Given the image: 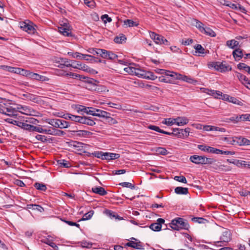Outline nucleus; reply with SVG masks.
<instances>
[{
	"label": "nucleus",
	"instance_id": "f257e3e1",
	"mask_svg": "<svg viewBox=\"0 0 250 250\" xmlns=\"http://www.w3.org/2000/svg\"><path fill=\"white\" fill-rule=\"evenodd\" d=\"M209 68H213L217 71L221 72L230 71L232 69L231 66L227 63L226 62H213L208 64Z\"/></svg>",
	"mask_w": 250,
	"mask_h": 250
},
{
	"label": "nucleus",
	"instance_id": "f03ea898",
	"mask_svg": "<svg viewBox=\"0 0 250 250\" xmlns=\"http://www.w3.org/2000/svg\"><path fill=\"white\" fill-rule=\"evenodd\" d=\"M20 27L23 31L29 34H34L36 32L35 27H37V26L32 22L28 20L21 22Z\"/></svg>",
	"mask_w": 250,
	"mask_h": 250
},
{
	"label": "nucleus",
	"instance_id": "7ed1b4c3",
	"mask_svg": "<svg viewBox=\"0 0 250 250\" xmlns=\"http://www.w3.org/2000/svg\"><path fill=\"white\" fill-rule=\"evenodd\" d=\"M70 75L75 77V78H79L80 80L83 81L84 82L91 84L92 87L96 86V84L99 83L98 81L93 78L85 77L77 74L70 73Z\"/></svg>",
	"mask_w": 250,
	"mask_h": 250
},
{
	"label": "nucleus",
	"instance_id": "20e7f679",
	"mask_svg": "<svg viewBox=\"0 0 250 250\" xmlns=\"http://www.w3.org/2000/svg\"><path fill=\"white\" fill-rule=\"evenodd\" d=\"M5 121L28 131H29L30 128L29 127L31 125L30 124H27L26 123L21 122L18 120H14L12 119H6Z\"/></svg>",
	"mask_w": 250,
	"mask_h": 250
},
{
	"label": "nucleus",
	"instance_id": "39448f33",
	"mask_svg": "<svg viewBox=\"0 0 250 250\" xmlns=\"http://www.w3.org/2000/svg\"><path fill=\"white\" fill-rule=\"evenodd\" d=\"M231 234L229 230H226L223 232L222 235L220 237V241L216 242V245L221 246V243L223 242L228 243L231 239Z\"/></svg>",
	"mask_w": 250,
	"mask_h": 250
},
{
	"label": "nucleus",
	"instance_id": "423d86ee",
	"mask_svg": "<svg viewBox=\"0 0 250 250\" xmlns=\"http://www.w3.org/2000/svg\"><path fill=\"white\" fill-rule=\"evenodd\" d=\"M175 223H178L179 229L188 230L190 227L188 221L181 217H177L175 218Z\"/></svg>",
	"mask_w": 250,
	"mask_h": 250
},
{
	"label": "nucleus",
	"instance_id": "0eeeda50",
	"mask_svg": "<svg viewBox=\"0 0 250 250\" xmlns=\"http://www.w3.org/2000/svg\"><path fill=\"white\" fill-rule=\"evenodd\" d=\"M165 221L163 218H158L157 222L153 223L149 226V228L155 231H159L162 229V225L164 224Z\"/></svg>",
	"mask_w": 250,
	"mask_h": 250
},
{
	"label": "nucleus",
	"instance_id": "6e6552de",
	"mask_svg": "<svg viewBox=\"0 0 250 250\" xmlns=\"http://www.w3.org/2000/svg\"><path fill=\"white\" fill-rule=\"evenodd\" d=\"M59 30L63 36L66 37L72 36L69 24L66 23H63L61 27H59Z\"/></svg>",
	"mask_w": 250,
	"mask_h": 250
},
{
	"label": "nucleus",
	"instance_id": "1a4fd4ad",
	"mask_svg": "<svg viewBox=\"0 0 250 250\" xmlns=\"http://www.w3.org/2000/svg\"><path fill=\"white\" fill-rule=\"evenodd\" d=\"M125 246L131 247L137 250H144L143 243L140 241H129L125 244Z\"/></svg>",
	"mask_w": 250,
	"mask_h": 250
},
{
	"label": "nucleus",
	"instance_id": "9d476101",
	"mask_svg": "<svg viewBox=\"0 0 250 250\" xmlns=\"http://www.w3.org/2000/svg\"><path fill=\"white\" fill-rule=\"evenodd\" d=\"M244 50L240 47L235 49L232 52V56L236 62L240 61L244 56Z\"/></svg>",
	"mask_w": 250,
	"mask_h": 250
},
{
	"label": "nucleus",
	"instance_id": "9b49d317",
	"mask_svg": "<svg viewBox=\"0 0 250 250\" xmlns=\"http://www.w3.org/2000/svg\"><path fill=\"white\" fill-rule=\"evenodd\" d=\"M190 161L197 165H204V156L197 155H192L189 158Z\"/></svg>",
	"mask_w": 250,
	"mask_h": 250
},
{
	"label": "nucleus",
	"instance_id": "f8f14e48",
	"mask_svg": "<svg viewBox=\"0 0 250 250\" xmlns=\"http://www.w3.org/2000/svg\"><path fill=\"white\" fill-rule=\"evenodd\" d=\"M172 132H167V135H174L178 138H185V134L184 133L183 129H180L179 128H175L172 129Z\"/></svg>",
	"mask_w": 250,
	"mask_h": 250
},
{
	"label": "nucleus",
	"instance_id": "ddd939ff",
	"mask_svg": "<svg viewBox=\"0 0 250 250\" xmlns=\"http://www.w3.org/2000/svg\"><path fill=\"white\" fill-rule=\"evenodd\" d=\"M94 120H97L95 118L93 120L91 117L86 116H82L80 124H85L89 126H94L96 123Z\"/></svg>",
	"mask_w": 250,
	"mask_h": 250
},
{
	"label": "nucleus",
	"instance_id": "4468645a",
	"mask_svg": "<svg viewBox=\"0 0 250 250\" xmlns=\"http://www.w3.org/2000/svg\"><path fill=\"white\" fill-rule=\"evenodd\" d=\"M70 132L72 133V134L83 137H85L92 134L91 132L83 130H72Z\"/></svg>",
	"mask_w": 250,
	"mask_h": 250
},
{
	"label": "nucleus",
	"instance_id": "2eb2a0df",
	"mask_svg": "<svg viewBox=\"0 0 250 250\" xmlns=\"http://www.w3.org/2000/svg\"><path fill=\"white\" fill-rule=\"evenodd\" d=\"M235 75L243 84H250V80L246 76L237 71H235Z\"/></svg>",
	"mask_w": 250,
	"mask_h": 250
},
{
	"label": "nucleus",
	"instance_id": "dca6fc26",
	"mask_svg": "<svg viewBox=\"0 0 250 250\" xmlns=\"http://www.w3.org/2000/svg\"><path fill=\"white\" fill-rule=\"evenodd\" d=\"M23 96L26 99H28L36 103H39L41 101L39 96L31 93H27L26 94H24Z\"/></svg>",
	"mask_w": 250,
	"mask_h": 250
},
{
	"label": "nucleus",
	"instance_id": "f3484780",
	"mask_svg": "<svg viewBox=\"0 0 250 250\" xmlns=\"http://www.w3.org/2000/svg\"><path fill=\"white\" fill-rule=\"evenodd\" d=\"M47 134L62 136L65 134V133L62 130L52 127L51 129H47Z\"/></svg>",
	"mask_w": 250,
	"mask_h": 250
},
{
	"label": "nucleus",
	"instance_id": "a211bd4d",
	"mask_svg": "<svg viewBox=\"0 0 250 250\" xmlns=\"http://www.w3.org/2000/svg\"><path fill=\"white\" fill-rule=\"evenodd\" d=\"M120 155L118 153L104 152V160H113L119 158Z\"/></svg>",
	"mask_w": 250,
	"mask_h": 250
},
{
	"label": "nucleus",
	"instance_id": "6ab92c4d",
	"mask_svg": "<svg viewBox=\"0 0 250 250\" xmlns=\"http://www.w3.org/2000/svg\"><path fill=\"white\" fill-rule=\"evenodd\" d=\"M155 43L160 45L164 44L166 45H169V42L163 36L160 35L157 36V38L155 39Z\"/></svg>",
	"mask_w": 250,
	"mask_h": 250
},
{
	"label": "nucleus",
	"instance_id": "aec40b11",
	"mask_svg": "<svg viewBox=\"0 0 250 250\" xmlns=\"http://www.w3.org/2000/svg\"><path fill=\"white\" fill-rule=\"evenodd\" d=\"M92 191L101 196H104L107 194V191L101 187H95L92 188Z\"/></svg>",
	"mask_w": 250,
	"mask_h": 250
},
{
	"label": "nucleus",
	"instance_id": "412c9836",
	"mask_svg": "<svg viewBox=\"0 0 250 250\" xmlns=\"http://www.w3.org/2000/svg\"><path fill=\"white\" fill-rule=\"evenodd\" d=\"M177 80H181L184 82H186L187 83L192 84H195L197 83L196 80H194L188 76L183 75L180 74H178Z\"/></svg>",
	"mask_w": 250,
	"mask_h": 250
},
{
	"label": "nucleus",
	"instance_id": "4be33fe9",
	"mask_svg": "<svg viewBox=\"0 0 250 250\" xmlns=\"http://www.w3.org/2000/svg\"><path fill=\"white\" fill-rule=\"evenodd\" d=\"M175 124L178 125H187L188 123V120L186 117H178L174 119Z\"/></svg>",
	"mask_w": 250,
	"mask_h": 250
},
{
	"label": "nucleus",
	"instance_id": "5701e85b",
	"mask_svg": "<svg viewBox=\"0 0 250 250\" xmlns=\"http://www.w3.org/2000/svg\"><path fill=\"white\" fill-rule=\"evenodd\" d=\"M226 45L229 48L233 49L234 50L237 48H238V47H240L239 42L235 40L227 41L226 42Z\"/></svg>",
	"mask_w": 250,
	"mask_h": 250
},
{
	"label": "nucleus",
	"instance_id": "b1692460",
	"mask_svg": "<svg viewBox=\"0 0 250 250\" xmlns=\"http://www.w3.org/2000/svg\"><path fill=\"white\" fill-rule=\"evenodd\" d=\"M237 145L246 146L250 145V140L242 136H238Z\"/></svg>",
	"mask_w": 250,
	"mask_h": 250
},
{
	"label": "nucleus",
	"instance_id": "393cba45",
	"mask_svg": "<svg viewBox=\"0 0 250 250\" xmlns=\"http://www.w3.org/2000/svg\"><path fill=\"white\" fill-rule=\"evenodd\" d=\"M238 136H234L232 137H224L223 140L226 141L228 144L232 145H237Z\"/></svg>",
	"mask_w": 250,
	"mask_h": 250
},
{
	"label": "nucleus",
	"instance_id": "a878e982",
	"mask_svg": "<svg viewBox=\"0 0 250 250\" xmlns=\"http://www.w3.org/2000/svg\"><path fill=\"white\" fill-rule=\"evenodd\" d=\"M69 143L70 146H73L77 150H82L83 146L86 145L82 142L78 141H72Z\"/></svg>",
	"mask_w": 250,
	"mask_h": 250
},
{
	"label": "nucleus",
	"instance_id": "bb28decb",
	"mask_svg": "<svg viewBox=\"0 0 250 250\" xmlns=\"http://www.w3.org/2000/svg\"><path fill=\"white\" fill-rule=\"evenodd\" d=\"M29 127L30 128L29 131H36L39 133H43L47 134V129H43L42 127H41L40 126H34L31 125H30V126Z\"/></svg>",
	"mask_w": 250,
	"mask_h": 250
},
{
	"label": "nucleus",
	"instance_id": "cd10ccee",
	"mask_svg": "<svg viewBox=\"0 0 250 250\" xmlns=\"http://www.w3.org/2000/svg\"><path fill=\"white\" fill-rule=\"evenodd\" d=\"M174 191L177 194L187 195L188 193V189L187 188L177 187L175 188Z\"/></svg>",
	"mask_w": 250,
	"mask_h": 250
},
{
	"label": "nucleus",
	"instance_id": "c85d7f7f",
	"mask_svg": "<svg viewBox=\"0 0 250 250\" xmlns=\"http://www.w3.org/2000/svg\"><path fill=\"white\" fill-rule=\"evenodd\" d=\"M164 74L166 75V77H169L171 80H172V81H173L177 80L178 73L165 69Z\"/></svg>",
	"mask_w": 250,
	"mask_h": 250
},
{
	"label": "nucleus",
	"instance_id": "c756f323",
	"mask_svg": "<svg viewBox=\"0 0 250 250\" xmlns=\"http://www.w3.org/2000/svg\"><path fill=\"white\" fill-rule=\"evenodd\" d=\"M6 110H5V114L4 115H6L9 116L13 117L16 116V113L17 112V110L14 108L9 105L7 108H6Z\"/></svg>",
	"mask_w": 250,
	"mask_h": 250
},
{
	"label": "nucleus",
	"instance_id": "7c9ffc66",
	"mask_svg": "<svg viewBox=\"0 0 250 250\" xmlns=\"http://www.w3.org/2000/svg\"><path fill=\"white\" fill-rule=\"evenodd\" d=\"M57 163L59 166L62 167L68 168L71 166L69 161L64 159L59 160L57 161Z\"/></svg>",
	"mask_w": 250,
	"mask_h": 250
},
{
	"label": "nucleus",
	"instance_id": "2f4dec72",
	"mask_svg": "<svg viewBox=\"0 0 250 250\" xmlns=\"http://www.w3.org/2000/svg\"><path fill=\"white\" fill-rule=\"evenodd\" d=\"M34 187L38 190L45 191L47 189L45 184L42 183L36 182L34 184Z\"/></svg>",
	"mask_w": 250,
	"mask_h": 250
},
{
	"label": "nucleus",
	"instance_id": "473e14b6",
	"mask_svg": "<svg viewBox=\"0 0 250 250\" xmlns=\"http://www.w3.org/2000/svg\"><path fill=\"white\" fill-rule=\"evenodd\" d=\"M202 33L212 37H214L216 35L213 30L207 27H204V30H202Z\"/></svg>",
	"mask_w": 250,
	"mask_h": 250
},
{
	"label": "nucleus",
	"instance_id": "72a5a7b5",
	"mask_svg": "<svg viewBox=\"0 0 250 250\" xmlns=\"http://www.w3.org/2000/svg\"><path fill=\"white\" fill-rule=\"evenodd\" d=\"M58 128L63 129L68 128L70 126V123L65 120L59 119Z\"/></svg>",
	"mask_w": 250,
	"mask_h": 250
},
{
	"label": "nucleus",
	"instance_id": "f704fd0d",
	"mask_svg": "<svg viewBox=\"0 0 250 250\" xmlns=\"http://www.w3.org/2000/svg\"><path fill=\"white\" fill-rule=\"evenodd\" d=\"M126 38L123 34H120L119 36H116L114 39V41L116 43H122L123 42H125Z\"/></svg>",
	"mask_w": 250,
	"mask_h": 250
},
{
	"label": "nucleus",
	"instance_id": "c9c22d12",
	"mask_svg": "<svg viewBox=\"0 0 250 250\" xmlns=\"http://www.w3.org/2000/svg\"><path fill=\"white\" fill-rule=\"evenodd\" d=\"M45 122L55 128H58L59 119H47Z\"/></svg>",
	"mask_w": 250,
	"mask_h": 250
},
{
	"label": "nucleus",
	"instance_id": "e433bc0d",
	"mask_svg": "<svg viewBox=\"0 0 250 250\" xmlns=\"http://www.w3.org/2000/svg\"><path fill=\"white\" fill-rule=\"evenodd\" d=\"M146 71L140 68H135L134 74L139 77L144 78L145 75L146 74Z\"/></svg>",
	"mask_w": 250,
	"mask_h": 250
},
{
	"label": "nucleus",
	"instance_id": "4c0bfd02",
	"mask_svg": "<svg viewBox=\"0 0 250 250\" xmlns=\"http://www.w3.org/2000/svg\"><path fill=\"white\" fill-rule=\"evenodd\" d=\"M71 61L68 60L66 58H60L58 62H60L59 67L63 68L64 66L67 67V64H70V62Z\"/></svg>",
	"mask_w": 250,
	"mask_h": 250
},
{
	"label": "nucleus",
	"instance_id": "58836bf2",
	"mask_svg": "<svg viewBox=\"0 0 250 250\" xmlns=\"http://www.w3.org/2000/svg\"><path fill=\"white\" fill-rule=\"evenodd\" d=\"M208 94L210 95L213 96L215 98L219 99V97L222 95V93L220 91L214 90H208Z\"/></svg>",
	"mask_w": 250,
	"mask_h": 250
},
{
	"label": "nucleus",
	"instance_id": "ea45409f",
	"mask_svg": "<svg viewBox=\"0 0 250 250\" xmlns=\"http://www.w3.org/2000/svg\"><path fill=\"white\" fill-rule=\"evenodd\" d=\"M147 128L149 129L153 130L156 131L157 132H160V133H163L164 134H167V131H164V130L160 129L159 126H157L156 125H149L147 126Z\"/></svg>",
	"mask_w": 250,
	"mask_h": 250
},
{
	"label": "nucleus",
	"instance_id": "a19ab883",
	"mask_svg": "<svg viewBox=\"0 0 250 250\" xmlns=\"http://www.w3.org/2000/svg\"><path fill=\"white\" fill-rule=\"evenodd\" d=\"M157 78V77L154 75L153 72L151 71H146L144 78L148 80H155Z\"/></svg>",
	"mask_w": 250,
	"mask_h": 250
},
{
	"label": "nucleus",
	"instance_id": "79ce46f5",
	"mask_svg": "<svg viewBox=\"0 0 250 250\" xmlns=\"http://www.w3.org/2000/svg\"><path fill=\"white\" fill-rule=\"evenodd\" d=\"M71 62H72V63L67 64V67H72L74 68H77L81 70V67L82 66L83 64L80 62H76L75 61H71Z\"/></svg>",
	"mask_w": 250,
	"mask_h": 250
},
{
	"label": "nucleus",
	"instance_id": "37998d69",
	"mask_svg": "<svg viewBox=\"0 0 250 250\" xmlns=\"http://www.w3.org/2000/svg\"><path fill=\"white\" fill-rule=\"evenodd\" d=\"M94 212L93 210H90L88 212L85 213L82 219H80L79 221L80 222L81 221H85L90 219L93 216Z\"/></svg>",
	"mask_w": 250,
	"mask_h": 250
},
{
	"label": "nucleus",
	"instance_id": "c03bdc74",
	"mask_svg": "<svg viewBox=\"0 0 250 250\" xmlns=\"http://www.w3.org/2000/svg\"><path fill=\"white\" fill-rule=\"evenodd\" d=\"M110 113L105 111H104L101 109V110H97V117L104 118L106 119L108 116H110Z\"/></svg>",
	"mask_w": 250,
	"mask_h": 250
},
{
	"label": "nucleus",
	"instance_id": "a18cd8bd",
	"mask_svg": "<svg viewBox=\"0 0 250 250\" xmlns=\"http://www.w3.org/2000/svg\"><path fill=\"white\" fill-rule=\"evenodd\" d=\"M104 152L103 151H94L92 153H89V156H93L98 158H100L102 160H104Z\"/></svg>",
	"mask_w": 250,
	"mask_h": 250
},
{
	"label": "nucleus",
	"instance_id": "49530a36",
	"mask_svg": "<svg viewBox=\"0 0 250 250\" xmlns=\"http://www.w3.org/2000/svg\"><path fill=\"white\" fill-rule=\"evenodd\" d=\"M104 213L106 214L107 216L111 218H115V217L118 216V215L117 213H116L115 212L109 210V209H105L104 211Z\"/></svg>",
	"mask_w": 250,
	"mask_h": 250
},
{
	"label": "nucleus",
	"instance_id": "de8ad7c7",
	"mask_svg": "<svg viewBox=\"0 0 250 250\" xmlns=\"http://www.w3.org/2000/svg\"><path fill=\"white\" fill-rule=\"evenodd\" d=\"M191 221L193 222L198 223L199 224H205L208 222V220L202 217H194L191 218Z\"/></svg>",
	"mask_w": 250,
	"mask_h": 250
},
{
	"label": "nucleus",
	"instance_id": "09e8293b",
	"mask_svg": "<svg viewBox=\"0 0 250 250\" xmlns=\"http://www.w3.org/2000/svg\"><path fill=\"white\" fill-rule=\"evenodd\" d=\"M89 108H90V107H86L82 105H77L76 106L75 109L78 113L83 112V113H86L87 109H88Z\"/></svg>",
	"mask_w": 250,
	"mask_h": 250
},
{
	"label": "nucleus",
	"instance_id": "8fccbe9b",
	"mask_svg": "<svg viewBox=\"0 0 250 250\" xmlns=\"http://www.w3.org/2000/svg\"><path fill=\"white\" fill-rule=\"evenodd\" d=\"M124 25L128 27L137 26L138 25V23L129 19H127L126 20L124 21Z\"/></svg>",
	"mask_w": 250,
	"mask_h": 250
},
{
	"label": "nucleus",
	"instance_id": "3c124183",
	"mask_svg": "<svg viewBox=\"0 0 250 250\" xmlns=\"http://www.w3.org/2000/svg\"><path fill=\"white\" fill-rule=\"evenodd\" d=\"M159 81L161 82H164L166 83H172V80L170 79L169 77H167L165 76H162L159 77Z\"/></svg>",
	"mask_w": 250,
	"mask_h": 250
},
{
	"label": "nucleus",
	"instance_id": "603ef678",
	"mask_svg": "<svg viewBox=\"0 0 250 250\" xmlns=\"http://www.w3.org/2000/svg\"><path fill=\"white\" fill-rule=\"evenodd\" d=\"M10 104L9 103H0V113L1 114H5V110Z\"/></svg>",
	"mask_w": 250,
	"mask_h": 250
},
{
	"label": "nucleus",
	"instance_id": "864d4df0",
	"mask_svg": "<svg viewBox=\"0 0 250 250\" xmlns=\"http://www.w3.org/2000/svg\"><path fill=\"white\" fill-rule=\"evenodd\" d=\"M197 147L200 150L209 153L210 146L205 145H198Z\"/></svg>",
	"mask_w": 250,
	"mask_h": 250
},
{
	"label": "nucleus",
	"instance_id": "5fc2aeb1",
	"mask_svg": "<svg viewBox=\"0 0 250 250\" xmlns=\"http://www.w3.org/2000/svg\"><path fill=\"white\" fill-rule=\"evenodd\" d=\"M119 185L123 187L129 188L132 189H135V188L134 185L132 184L131 183H129V182H125L121 183Z\"/></svg>",
	"mask_w": 250,
	"mask_h": 250
},
{
	"label": "nucleus",
	"instance_id": "6e6d98bb",
	"mask_svg": "<svg viewBox=\"0 0 250 250\" xmlns=\"http://www.w3.org/2000/svg\"><path fill=\"white\" fill-rule=\"evenodd\" d=\"M156 152L158 154L162 155H164V156L167 155L168 153V152L167 151V150L165 148H164V147H158L156 149Z\"/></svg>",
	"mask_w": 250,
	"mask_h": 250
},
{
	"label": "nucleus",
	"instance_id": "4d7b16f0",
	"mask_svg": "<svg viewBox=\"0 0 250 250\" xmlns=\"http://www.w3.org/2000/svg\"><path fill=\"white\" fill-rule=\"evenodd\" d=\"M174 179L177 181L185 184L187 183V180L186 177L184 176H175Z\"/></svg>",
	"mask_w": 250,
	"mask_h": 250
},
{
	"label": "nucleus",
	"instance_id": "13d9d810",
	"mask_svg": "<svg viewBox=\"0 0 250 250\" xmlns=\"http://www.w3.org/2000/svg\"><path fill=\"white\" fill-rule=\"evenodd\" d=\"M195 21L196 22L195 26L202 32V30H204V24L197 20H195Z\"/></svg>",
	"mask_w": 250,
	"mask_h": 250
},
{
	"label": "nucleus",
	"instance_id": "bf43d9fd",
	"mask_svg": "<svg viewBox=\"0 0 250 250\" xmlns=\"http://www.w3.org/2000/svg\"><path fill=\"white\" fill-rule=\"evenodd\" d=\"M174 119L168 118L166 119L165 121L162 122V123L165 124L168 126H171L174 124H175V122L174 120Z\"/></svg>",
	"mask_w": 250,
	"mask_h": 250
},
{
	"label": "nucleus",
	"instance_id": "052dcab7",
	"mask_svg": "<svg viewBox=\"0 0 250 250\" xmlns=\"http://www.w3.org/2000/svg\"><path fill=\"white\" fill-rule=\"evenodd\" d=\"M169 226L172 229L174 230H180L178 223H175V218L171 221V223L169 224Z\"/></svg>",
	"mask_w": 250,
	"mask_h": 250
},
{
	"label": "nucleus",
	"instance_id": "680f3d73",
	"mask_svg": "<svg viewBox=\"0 0 250 250\" xmlns=\"http://www.w3.org/2000/svg\"><path fill=\"white\" fill-rule=\"evenodd\" d=\"M229 102H231L233 104H236L239 105H242L243 104L242 102L239 101L238 99H237L236 98L230 96L229 99Z\"/></svg>",
	"mask_w": 250,
	"mask_h": 250
},
{
	"label": "nucleus",
	"instance_id": "e2e57ef3",
	"mask_svg": "<svg viewBox=\"0 0 250 250\" xmlns=\"http://www.w3.org/2000/svg\"><path fill=\"white\" fill-rule=\"evenodd\" d=\"M224 5L229 6L233 9L238 10L237 4L233 3L229 1H225Z\"/></svg>",
	"mask_w": 250,
	"mask_h": 250
},
{
	"label": "nucleus",
	"instance_id": "0e129e2a",
	"mask_svg": "<svg viewBox=\"0 0 250 250\" xmlns=\"http://www.w3.org/2000/svg\"><path fill=\"white\" fill-rule=\"evenodd\" d=\"M91 89H94L95 91L97 92H103L105 91V87L103 85H97V84L96 86H93L91 87Z\"/></svg>",
	"mask_w": 250,
	"mask_h": 250
},
{
	"label": "nucleus",
	"instance_id": "69168bd1",
	"mask_svg": "<svg viewBox=\"0 0 250 250\" xmlns=\"http://www.w3.org/2000/svg\"><path fill=\"white\" fill-rule=\"evenodd\" d=\"M194 49L196 50V52H197L200 54H204L205 51V49L201 44H197L195 45Z\"/></svg>",
	"mask_w": 250,
	"mask_h": 250
},
{
	"label": "nucleus",
	"instance_id": "338daca9",
	"mask_svg": "<svg viewBox=\"0 0 250 250\" xmlns=\"http://www.w3.org/2000/svg\"><path fill=\"white\" fill-rule=\"evenodd\" d=\"M249 66L243 62H240L237 65L238 69L239 70L244 69L246 72L247 71Z\"/></svg>",
	"mask_w": 250,
	"mask_h": 250
},
{
	"label": "nucleus",
	"instance_id": "774afa93",
	"mask_svg": "<svg viewBox=\"0 0 250 250\" xmlns=\"http://www.w3.org/2000/svg\"><path fill=\"white\" fill-rule=\"evenodd\" d=\"M205 160H204V165L206 164H209L211 165L215 163L216 160L213 158H208L205 156H204Z\"/></svg>",
	"mask_w": 250,
	"mask_h": 250
}]
</instances>
